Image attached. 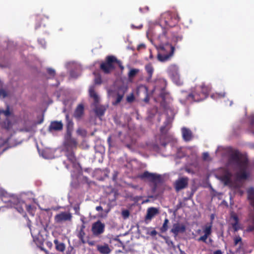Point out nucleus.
Returning a JSON list of instances; mask_svg holds the SVG:
<instances>
[{"label":"nucleus","mask_w":254,"mask_h":254,"mask_svg":"<svg viewBox=\"0 0 254 254\" xmlns=\"http://www.w3.org/2000/svg\"><path fill=\"white\" fill-rule=\"evenodd\" d=\"M211 87L209 85L202 83L201 85L196 86L195 90L190 93L187 91L183 92L182 98L180 101L184 103L200 102L208 96Z\"/></svg>","instance_id":"f257e3e1"},{"label":"nucleus","mask_w":254,"mask_h":254,"mask_svg":"<svg viewBox=\"0 0 254 254\" xmlns=\"http://www.w3.org/2000/svg\"><path fill=\"white\" fill-rule=\"evenodd\" d=\"M116 64H118L121 68H124L121 61L118 60L116 57L114 56H108L106 57L105 62L101 64L100 68L104 73L109 74L115 69Z\"/></svg>","instance_id":"f03ea898"},{"label":"nucleus","mask_w":254,"mask_h":254,"mask_svg":"<svg viewBox=\"0 0 254 254\" xmlns=\"http://www.w3.org/2000/svg\"><path fill=\"white\" fill-rule=\"evenodd\" d=\"M89 96L94 100V105L95 106L94 111L96 115L99 117L103 116L104 115L106 109L104 106L98 104L100 101V98L95 91L94 85L90 86L89 89Z\"/></svg>","instance_id":"7ed1b4c3"},{"label":"nucleus","mask_w":254,"mask_h":254,"mask_svg":"<svg viewBox=\"0 0 254 254\" xmlns=\"http://www.w3.org/2000/svg\"><path fill=\"white\" fill-rule=\"evenodd\" d=\"M138 178L141 180L148 181L153 183V191L156 190L157 184L161 183L162 181V179L160 175L150 173L147 171H145L143 173L139 174L138 176Z\"/></svg>","instance_id":"20e7f679"},{"label":"nucleus","mask_w":254,"mask_h":254,"mask_svg":"<svg viewBox=\"0 0 254 254\" xmlns=\"http://www.w3.org/2000/svg\"><path fill=\"white\" fill-rule=\"evenodd\" d=\"M160 50L163 53H159L157 58L159 61L164 62L169 60L172 57L175 52V47L167 44L160 47Z\"/></svg>","instance_id":"39448f33"},{"label":"nucleus","mask_w":254,"mask_h":254,"mask_svg":"<svg viewBox=\"0 0 254 254\" xmlns=\"http://www.w3.org/2000/svg\"><path fill=\"white\" fill-rule=\"evenodd\" d=\"M229 161L230 163L236 164L240 169H245L247 168V159L243 158L238 151H235L230 155Z\"/></svg>","instance_id":"423d86ee"},{"label":"nucleus","mask_w":254,"mask_h":254,"mask_svg":"<svg viewBox=\"0 0 254 254\" xmlns=\"http://www.w3.org/2000/svg\"><path fill=\"white\" fill-rule=\"evenodd\" d=\"M77 142L76 140L71 137V134L70 135L66 134L65 136V140L64 142V146L66 152L72 150L74 148H76Z\"/></svg>","instance_id":"0eeeda50"},{"label":"nucleus","mask_w":254,"mask_h":254,"mask_svg":"<svg viewBox=\"0 0 254 254\" xmlns=\"http://www.w3.org/2000/svg\"><path fill=\"white\" fill-rule=\"evenodd\" d=\"M105 225L100 220H98L93 223L91 231L93 235L95 236L103 234L105 231Z\"/></svg>","instance_id":"6e6552de"},{"label":"nucleus","mask_w":254,"mask_h":254,"mask_svg":"<svg viewBox=\"0 0 254 254\" xmlns=\"http://www.w3.org/2000/svg\"><path fill=\"white\" fill-rule=\"evenodd\" d=\"M72 215L70 212H62L55 215L54 219L57 223H61L65 221H71Z\"/></svg>","instance_id":"1a4fd4ad"},{"label":"nucleus","mask_w":254,"mask_h":254,"mask_svg":"<svg viewBox=\"0 0 254 254\" xmlns=\"http://www.w3.org/2000/svg\"><path fill=\"white\" fill-rule=\"evenodd\" d=\"M166 85V80L162 78L158 79L155 81V90H160L161 91L160 96L163 100H165V98L163 91L165 90Z\"/></svg>","instance_id":"9d476101"},{"label":"nucleus","mask_w":254,"mask_h":254,"mask_svg":"<svg viewBox=\"0 0 254 254\" xmlns=\"http://www.w3.org/2000/svg\"><path fill=\"white\" fill-rule=\"evenodd\" d=\"M9 201L12 204L13 206L20 213L24 212L23 206L25 207V203L24 201L19 199L18 198H11Z\"/></svg>","instance_id":"9b49d317"},{"label":"nucleus","mask_w":254,"mask_h":254,"mask_svg":"<svg viewBox=\"0 0 254 254\" xmlns=\"http://www.w3.org/2000/svg\"><path fill=\"white\" fill-rule=\"evenodd\" d=\"M189 179L187 177H182L176 181L175 188L177 191H179L188 185Z\"/></svg>","instance_id":"f8f14e48"},{"label":"nucleus","mask_w":254,"mask_h":254,"mask_svg":"<svg viewBox=\"0 0 254 254\" xmlns=\"http://www.w3.org/2000/svg\"><path fill=\"white\" fill-rule=\"evenodd\" d=\"M186 230V226L184 224L176 223L173 225L171 232L174 234L175 237H176L179 233H184Z\"/></svg>","instance_id":"ddd939ff"},{"label":"nucleus","mask_w":254,"mask_h":254,"mask_svg":"<svg viewBox=\"0 0 254 254\" xmlns=\"http://www.w3.org/2000/svg\"><path fill=\"white\" fill-rule=\"evenodd\" d=\"M232 173L228 170L225 169L223 173L220 177V179L225 185H230L232 184Z\"/></svg>","instance_id":"4468645a"},{"label":"nucleus","mask_w":254,"mask_h":254,"mask_svg":"<svg viewBox=\"0 0 254 254\" xmlns=\"http://www.w3.org/2000/svg\"><path fill=\"white\" fill-rule=\"evenodd\" d=\"M203 232L204 234L200 237L197 239V241L199 242L206 243L207 239L211 235L212 232V226L211 225H205L203 228Z\"/></svg>","instance_id":"2eb2a0df"},{"label":"nucleus","mask_w":254,"mask_h":254,"mask_svg":"<svg viewBox=\"0 0 254 254\" xmlns=\"http://www.w3.org/2000/svg\"><path fill=\"white\" fill-rule=\"evenodd\" d=\"M65 156L68 160L71 163L73 168H76L79 165L77 162V159L75 156L74 153L72 150L65 151Z\"/></svg>","instance_id":"dca6fc26"},{"label":"nucleus","mask_w":254,"mask_h":254,"mask_svg":"<svg viewBox=\"0 0 254 254\" xmlns=\"http://www.w3.org/2000/svg\"><path fill=\"white\" fill-rule=\"evenodd\" d=\"M182 136L184 140L186 141H190L193 137L192 131L187 127H184L182 128Z\"/></svg>","instance_id":"f3484780"},{"label":"nucleus","mask_w":254,"mask_h":254,"mask_svg":"<svg viewBox=\"0 0 254 254\" xmlns=\"http://www.w3.org/2000/svg\"><path fill=\"white\" fill-rule=\"evenodd\" d=\"M159 213V210L155 207H149L147 210L145 220H151L155 215Z\"/></svg>","instance_id":"a211bd4d"},{"label":"nucleus","mask_w":254,"mask_h":254,"mask_svg":"<svg viewBox=\"0 0 254 254\" xmlns=\"http://www.w3.org/2000/svg\"><path fill=\"white\" fill-rule=\"evenodd\" d=\"M63 124L62 121H53L49 126L50 130L59 131L63 129Z\"/></svg>","instance_id":"6ab92c4d"},{"label":"nucleus","mask_w":254,"mask_h":254,"mask_svg":"<svg viewBox=\"0 0 254 254\" xmlns=\"http://www.w3.org/2000/svg\"><path fill=\"white\" fill-rule=\"evenodd\" d=\"M66 119V134L70 135L72 134V131L73 128V123L71 120L69 119L68 114L65 115Z\"/></svg>","instance_id":"aec40b11"},{"label":"nucleus","mask_w":254,"mask_h":254,"mask_svg":"<svg viewBox=\"0 0 254 254\" xmlns=\"http://www.w3.org/2000/svg\"><path fill=\"white\" fill-rule=\"evenodd\" d=\"M84 114V106L82 104H79L77 106L74 113V117L77 119H80Z\"/></svg>","instance_id":"412c9836"},{"label":"nucleus","mask_w":254,"mask_h":254,"mask_svg":"<svg viewBox=\"0 0 254 254\" xmlns=\"http://www.w3.org/2000/svg\"><path fill=\"white\" fill-rule=\"evenodd\" d=\"M145 70L146 71L147 74H148L147 80L148 81H149L152 78V74L154 72V68H153L152 64L149 63V64H147L145 66Z\"/></svg>","instance_id":"4be33fe9"},{"label":"nucleus","mask_w":254,"mask_h":254,"mask_svg":"<svg viewBox=\"0 0 254 254\" xmlns=\"http://www.w3.org/2000/svg\"><path fill=\"white\" fill-rule=\"evenodd\" d=\"M171 124V121L169 117H168L166 121L164 123V125L163 126H162L160 128V132L162 134H165L167 133L169 128L170 127H168V126H169Z\"/></svg>","instance_id":"5701e85b"},{"label":"nucleus","mask_w":254,"mask_h":254,"mask_svg":"<svg viewBox=\"0 0 254 254\" xmlns=\"http://www.w3.org/2000/svg\"><path fill=\"white\" fill-rule=\"evenodd\" d=\"M97 250L102 254H109L111 250L107 244L97 246Z\"/></svg>","instance_id":"b1692460"},{"label":"nucleus","mask_w":254,"mask_h":254,"mask_svg":"<svg viewBox=\"0 0 254 254\" xmlns=\"http://www.w3.org/2000/svg\"><path fill=\"white\" fill-rule=\"evenodd\" d=\"M54 243L55 245L56 249L60 252H64L65 249V246L64 243L60 242L58 240L55 239L54 241Z\"/></svg>","instance_id":"393cba45"},{"label":"nucleus","mask_w":254,"mask_h":254,"mask_svg":"<svg viewBox=\"0 0 254 254\" xmlns=\"http://www.w3.org/2000/svg\"><path fill=\"white\" fill-rule=\"evenodd\" d=\"M124 92H118L116 95V100L112 102V104L114 106H116L119 104L122 100L124 96Z\"/></svg>","instance_id":"a878e982"},{"label":"nucleus","mask_w":254,"mask_h":254,"mask_svg":"<svg viewBox=\"0 0 254 254\" xmlns=\"http://www.w3.org/2000/svg\"><path fill=\"white\" fill-rule=\"evenodd\" d=\"M169 222V220L167 218L165 219L163 225L160 229L161 233H165L167 231Z\"/></svg>","instance_id":"bb28decb"},{"label":"nucleus","mask_w":254,"mask_h":254,"mask_svg":"<svg viewBox=\"0 0 254 254\" xmlns=\"http://www.w3.org/2000/svg\"><path fill=\"white\" fill-rule=\"evenodd\" d=\"M139 72V70L136 68H131L128 73V77L129 78H133L138 72Z\"/></svg>","instance_id":"cd10ccee"},{"label":"nucleus","mask_w":254,"mask_h":254,"mask_svg":"<svg viewBox=\"0 0 254 254\" xmlns=\"http://www.w3.org/2000/svg\"><path fill=\"white\" fill-rule=\"evenodd\" d=\"M247 168L245 169H240L241 171L238 174V177L242 179H246L248 177L247 174L246 172V170Z\"/></svg>","instance_id":"c85d7f7f"},{"label":"nucleus","mask_w":254,"mask_h":254,"mask_svg":"<svg viewBox=\"0 0 254 254\" xmlns=\"http://www.w3.org/2000/svg\"><path fill=\"white\" fill-rule=\"evenodd\" d=\"M232 226L234 232H236L240 229V226L239 222H234L232 223Z\"/></svg>","instance_id":"c756f323"},{"label":"nucleus","mask_w":254,"mask_h":254,"mask_svg":"<svg viewBox=\"0 0 254 254\" xmlns=\"http://www.w3.org/2000/svg\"><path fill=\"white\" fill-rule=\"evenodd\" d=\"M2 126L3 127L6 129H8L11 126V123L9 120L6 119V121L3 123Z\"/></svg>","instance_id":"7c9ffc66"},{"label":"nucleus","mask_w":254,"mask_h":254,"mask_svg":"<svg viewBox=\"0 0 254 254\" xmlns=\"http://www.w3.org/2000/svg\"><path fill=\"white\" fill-rule=\"evenodd\" d=\"M94 83L95 84L100 85L102 83V78L100 75L96 76L94 79Z\"/></svg>","instance_id":"2f4dec72"},{"label":"nucleus","mask_w":254,"mask_h":254,"mask_svg":"<svg viewBox=\"0 0 254 254\" xmlns=\"http://www.w3.org/2000/svg\"><path fill=\"white\" fill-rule=\"evenodd\" d=\"M234 246H236L240 242L242 243V238L239 236H236L234 239Z\"/></svg>","instance_id":"473e14b6"},{"label":"nucleus","mask_w":254,"mask_h":254,"mask_svg":"<svg viewBox=\"0 0 254 254\" xmlns=\"http://www.w3.org/2000/svg\"><path fill=\"white\" fill-rule=\"evenodd\" d=\"M25 207L26 209V210L27 211V212L29 213V214H32V215H33V214H32V206L31 205H27L25 203Z\"/></svg>","instance_id":"72a5a7b5"},{"label":"nucleus","mask_w":254,"mask_h":254,"mask_svg":"<svg viewBox=\"0 0 254 254\" xmlns=\"http://www.w3.org/2000/svg\"><path fill=\"white\" fill-rule=\"evenodd\" d=\"M134 100V97L133 94H130L127 97V101L128 103L132 102Z\"/></svg>","instance_id":"f704fd0d"},{"label":"nucleus","mask_w":254,"mask_h":254,"mask_svg":"<svg viewBox=\"0 0 254 254\" xmlns=\"http://www.w3.org/2000/svg\"><path fill=\"white\" fill-rule=\"evenodd\" d=\"M7 92L3 89H0V97H2V98H5L7 97Z\"/></svg>","instance_id":"c9c22d12"},{"label":"nucleus","mask_w":254,"mask_h":254,"mask_svg":"<svg viewBox=\"0 0 254 254\" xmlns=\"http://www.w3.org/2000/svg\"><path fill=\"white\" fill-rule=\"evenodd\" d=\"M74 248L72 246H69L67 248V250L66 252V254H74V252H73Z\"/></svg>","instance_id":"e433bc0d"},{"label":"nucleus","mask_w":254,"mask_h":254,"mask_svg":"<svg viewBox=\"0 0 254 254\" xmlns=\"http://www.w3.org/2000/svg\"><path fill=\"white\" fill-rule=\"evenodd\" d=\"M47 72L48 74L52 76H54L55 75V71L54 69L49 68L47 69Z\"/></svg>","instance_id":"4c0bfd02"},{"label":"nucleus","mask_w":254,"mask_h":254,"mask_svg":"<svg viewBox=\"0 0 254 254\" xmlns=\"http://www.w3.org/2000/svg\"><path fill=\"white\" fill-rule=\"evenodd\" d=\"M251 127H254V115L251 116L249 118Z\"/></svg>","instance_id":"58836bf2"},{"label":"nucleus","mask_w":254,"mask_h":254,"mask_svg":"<svg viewBox=\"0 0 254 254\" xmlns=\"http://www.w3.org/2000/svg\"><path fill=\"white\" fill-rule=\"evenodd\" d=\"M122 214L125 217H128L129 215V212L128 210H126L123 211Z\"/></svg>","instance_id":"ea45409f"},{"label":"nucleus","mask_w":254,"mask_h":254,"mask_svg":"<svg viewBox=\"0 0 254 254\" xmlns=\"http://www.w3.org/2000/svg\"><path fill=\"white\" fill-rule=\"evenodd\" d=\"M143 101L145 102V103H148L149 101V97L148 96V94L147 91L146 92V96L144 98Z\"/></svg>","instance_id":"a19ab883"},{"label":"nucleus","mask_w":254,"mask_h":254,"mask_svg":"<svg viewBox=\"0 0 254 254\" xmlns=\"http://www.w3.org/2000/svg\"><path fill=\"white\" fill-rule=\"evenodd\" d=\"M231 217L233 219L234 222H239V218L236 214L232 215Z\"/></svg>","instance_id":"79ce46f5"},{"label":"nucleus","mask_w":254,"mask_h":254,"mask_svg":"<svg viewBox=\"0 0 254 254\" xmlns=\"http://www.w3.org/2000/svg\"><path fill=\"white\" fill-rule=\"evenodd\" d=\"M157 234V232L156 230H153L152 231H151L150 233H149V235L151 236H152V237H154L155 236H156Z\"/></svg>","instance_id":"37998d69"},{"label":"nucleus","mask_w":254,"mask_h":254,"mask_svg":"<svg viewBox=\"0 0 254 254\" xmlns=\"http://www.w3.org/2000/svg\"><path fill=\"white\" fill-rule=\"evenodd\" d=\"M208 157L209 154L207 152H204L203 153V159L204 160H206Z\"/></svg>","instance_id":"c03bdc74"},{"label":"nucleus","mask_w":254,"mask_h":254,"mask_svg":"<svg viewBox=\"0 0 254 254\" xmlns=\"http://www.w3.org/2000/svg\"><path fill=\"white\" fill-rule=\"evenodd\" d=\"M134 143H131V144H126V146L129 149H132V145H133V144H134Z\"/></svg>","instance_id":"a18cd8bd"},{"label":"nucleus","mask_w":254,"mask_h":254,"mask_svg":"<svg viewBox=\"0 0 254 254\" xmlns=\"http://www.w3.org/2000/svg\"><path fill=\"white\" fill-rule=\"evenodd\" d=\"M96 210L98 211H102L103 210V208L101 206H97L96 207Z\"/></svg>","instance_id":"49530a36"},{"label":"nucleus","mask_w":254,"mask_h":254,"mask_svg":"<svg viewBox=\"0 0 254 254\" xmlns=\"http://www.w3.org/2000/svg\"><path fill=\"white\" fill-rule=\"evenodd\" d=\"M213 254H222V252L221 250H218L215 251L214 252Z\"/></svg>","instance_id":"de8ad7c7"},{"label":"nucleus","mask_w":254,"mask_h":254,"mask_svg":"<svg viewBox=\"0 0 254 254\" xmlns=\"http://www.w3.org/2000/svg\"><path fill=\"white\" fill-rule=\"evenodd\" d=\"M145 48V45H144L143 44H141L138 46L137 49L139 50L141 48Z\"/></svg>","instance_id":"09e8293b"},{"label":"nucleus","mask_w":254,"mask_h":254,"mask_svg":"<svg viewBox=\"0 0 254 254\" xmlns=\"http://www.w3.org/2000/svg\"><path fill=\"white\" fill-rule=\"evenodd\" d=\"M48 226H49V222H46L45 225H43V227L45 231H47V229Z\"/></svg>","instance_id":"8fccbe9b"},{"label":"nucleus","mask_w":254,"mask_h":254,"mask_svg":"<svg viewBox=\"0 0 254 254\" xmlns=\"http://www.w3.org/2000/svg\"><path fill=\"white\" fill-rule=\"evenodd\" d=\"M111 139H112L111 136H109L107 139V142L109 143V145H111Z\"/></svg>","instance_id":"3c124183"},{"label":"nucleus","mask_w":254,"mask_h":254,"mask_svg":"<svg viewBox=\"0 0 254 254\" xmlns=\"http://www.w3.org/2000/svg\"><path fill=\"white\" fill-rule=\"evenodd\" d=\"M131 27H132V28H134H134H136V29H140V28H141L142 27V25H139V26H138L135 27V26H134V25H133V24H132V25H131Z\"/></svg>","instance_id":"603ef678"},{"label":"nucleus","mask_w":254,"mask_h":254,"mask_svg":"<svg viewBox=\"0 0 254 254\" xmlns=\"http://www.w3.org/2000/svg\"><path fill=\"white\" fill-rule=\"evenodd\" d=\"M82 131H83V130H82L81 129H80V128H78V129L77 130L76 132H77V133L78 134H82Z\"/></svg>","instance_id":"864d4df0"},{"label":"nucleus","mask_w":254,"mask_h":254,"mask_svg":"<svg viewBox=\"0 0 254 254\" xmlns=\"http://www.w3.org/2000/svg\"><path fill=\"white\" fill-rule=\"evenodd\" d=\"M219 97H223L225 96V93H221L218 94Z\"/></svg>","instance_id":"5fc2aeb1"},{"label":"nucleus","mask_w":254,"mask_h":254,"mask_svg":"<svg viewBox=\"0 0 254 254\" xmlns=\"http://www.w3.org/2000/svg\"><path fill=\"white\" fill-rule=\"evenodd\" d=\"M176 39V41H181L182 39V37H177Z\"/></svg>","instance_id":"6e6d98bb"},{"label":"nucleus","mask_w":254,"mask_h":254,"mask_svg":"<svg viewBox=\"0 0 254 254\" xmlns=\"http://www.w3.org/2000/svg\"><path fill=\"white\" fill-rule=\"evenodd\" d=\"M149 58L150 59H153V55H152V54L151 52H150V56H149Z\"/></svg>","instance_id":"4d7b16f0"},{"label":"nucleus","mask_w":254,"mask_h":254,"mask_svg":"<svg viewBox=\"0 0 254 254\" xmlns=\"http://www.w3.org/2000/svg\"><path fill=\"white\" fill-rule=\"evenodd\" d=\"M180 253L181 254H186L184 251H180Z\"/></svg>","instance_id":"13d9d810"},{"label":"nucleus","mask_w":254,"mask_h":254,"mask_svg":"<svg viewBox=\"0 0 254 254\" xmlns=\"http://www.w3.org/2000/svg\"><path fill=\"white\" fill-rule=\"evenodd\" d=\"M200 231H201V230H198L197 231V233H199Z\"/></svg>","instance_id":"bf43d9fd"},{"label":"nucleus","mask_w":254,"mask_h":254,"mask_svg":"<svg viewBox=\"0 0 254 254\" xmlns=\"http://www.w3.org/2000/svg\"><path fill=\"white\" fill-rule=\"evenodd\" d=\"M66 167L67 169H68V165H66Z\"/></svg>","instance_id":"052dcab7"},{"label":"nucleus","mask_w":254,"mask_h":254,"mask_svg":"<svg viewBox=\"0 0 254 254\" xmlns=\"http://www.w3.org/2000/svg\"><path fill=\"white\" fill-rule=\"evenodd\" d=\"M166 15H167L168 16H169V14L168 13H167Z\"/></svg>","instance_id":"680f3d73"},{"label":"nucleus","mask_w":254,"mask_h":254,"mask_svg":"<svg viewBox=\"0 0 254 254\" xmlns=\"http://www.w3.org/2000/svg\"><path fill=\"white\" fill-rule=\"evenodd\" d=\"M163 145L165 146L166 145V143L163 144Z\"/></svg>","instance_id":"e2e57ef3"},{"label":"nucleus","mask_w":254,"mask_h":254,"mask_svg":"<svg viewBox=\"0 0 254 254\" xmlns=\"http://www.w3.org/2000/svg\"><path fill=\"white\" fill-rule=\"evenodd\" d=\"M252 133L254 134V131H252Z\"/></svg>","instance_id":"0e129e2a"}]
</instances>
